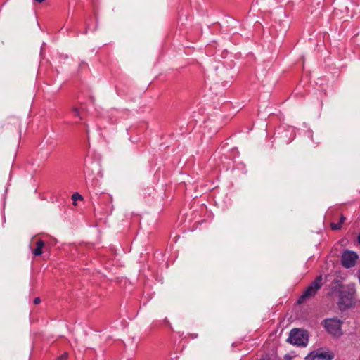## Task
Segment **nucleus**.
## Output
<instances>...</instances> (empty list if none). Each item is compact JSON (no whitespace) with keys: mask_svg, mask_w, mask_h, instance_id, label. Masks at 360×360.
I'll return each instance as SVG.
<instances>
[{"mask_svg":"<svg viewBox=\"0 0 360 360\" xmlns=\"http://www.w3.org/2000/svg\"><path fill=\"white\" fill-rule=\"evenodd\" d=\"M72 111H73V112H74V115H75V117H78L79 120H82V117H81V116H80V115H79V110H78V108H77L74 107V108H72Z\"/></svg>","mask_w":360,"mask_h":360,"instance_id":"11","label":"nucleus"},{"mask_svg":"<svg viewBox=\"0 0 360 360\" xmlns=\"http://www.w3.org/2000/svg\"><path fill=\"white\" fill-rule=\"evenodd\" d=\"M345 219H346V218L344 216H341L339 222L341 223V224H342L345 222Z\"/></svg>","mask_w":360,"mask_h":360,"instance_id":"14","label":"nucleus"},{"mask_svg":"<svg viewBox=\"0 0 360 360\" xmlns=\"http://www.w3.org/2000/svg\"><path fill=\"white\" fill-rule=\"evenodd\" d=\"M309 340V335L307 330L300 328H293L290 330L287 342L299 346L306 347Z\"/></svg>","mask_w":360,"mask_h":360,"instance_id":"1","label":"nucleus"},{"mask_svg":"<svg viewBox=\"0 0 360 360\" xmlns=\"http://www.w3.org/2000/svg\"><path fill=\"white\" fill-rule=\"evenodd\" d=\"M322 285L323 278L322 276H319L306 288V290L298 299L297 302L299 304H302L306 300L314 297Z\"/></svg>","mask_w":360,"mask_h":360,"instance_id":"2","label":"nucleus"},{"mask_svg":"<svg viewBox=\"0 0 360 360\" xmlns=\"http://www.w3.org/2000/svg\"><path fill=\"white\" fill-rule=\"evenodd\" d=\"M324 327L327 331L335 335H341V321L338 319H330L324 321Z\"/></svg>","mask_w":360,"mask_h":360,"instance_id":"4","label":"nucleus"},{"mask_svg":"<svg viewBox=\"0 0 360 360\" xmlns=\"http://www.w3.org/2000/svg\"><path fill=\"white\" fill-rule=\"evenodd\" d=\"M343 285L340 281L339 280H334L331 283V290L332 292H336L338 295L340 294L341 292H345V290H342Z\"/></svg>","mask_w":360,"mask_h":360,"instance_id":"7","label":"nucleus"},{"mask_svg":"<svg viewBox=\"0 0 360 360\" xmlns=\"http://www.w3.org/2000/svg\"><path fill=\"white\" fill-rule=\"evenodd\" d=\"M40 302H41V300H40V298H39V297H35V298L34 299V301H33V302H34V304H39V303H40Z\"/></svg>","mask_w":360,"mask_h":360,"instance_id":"13","label":"nucleus"},{"mask_svg":"<svg viewBox=\"0 0 360 360\" xmlns=\"http://www.w3.org/2000/svg\"><path fill=\"white\" fill-rule=\"evenodd\" d=\"M35 1L38 2V3H42L44 2L45 0H34Z\"/></svg>","mask_w":360,"mask_h":360,"instance_id":"15","label":"nucleus"},{"mask_svg":"<svg viewBox=\"0 0 360 360\" xmlns=\"http://www.w3.org/2000/svg\"><path fill=\"white\" fill-rule=\"evenodd\" d=\"M339 301L338 302V307L341 311H344L349 308L353 304L352 295L349 292H341L338 295Z\"/></svg>","mask_w":360,"mask_h":360,"instance_id":"5","label":"nucleus"},{"mask_svg":"<svg viewBox=\"0 0 360 360\" xmlns=\"http://www.w3.org/2000/svg\"><path fill=\"white\" fill-rule=\"evenodd\" d=\"M83 199L82 196L78 193H75L72 195V200H73V204L76 205L77 200H82Z\"/></svg>","mask_w":360,"mask_h":360,"instance_id":"9","label":"nucleus"},{"mask_svg":"<svg viewBox=\"0 0 360 360\" xmlns=\"http://www.w3.org/2000/svg\"><path fill=\"white\" fill-rule=\"evenodd\" d=\"M333 355L330 352H323L320 351H314L309 354L306 357V360L326 359L332 360Z\"/></svg>","mask_w":360,"mask_h":360,"instance_id":"6","label":"nucleus"},{"mask_svg":"<svg viewBox=\"0 0 360 360\" xmlns=\"http://www.w3.org/2000/svg\"><path fill=\"white\" fill-rule=\"evenodd\" d=\"M36 248L32 251L35 256H39L42 254V250L44 247V242L41 240H38L36 242Z\"/></svg>","mask_w":360,"mask_h":360,"instance_id":"8","label":"nucleus"},{"mask_svg":"<svg viewBox=\"0 0 360 360\" xmlns=\"http://www.w3.org/2000/svg\"><path fill=\"white\" fill-rule=\"evenodd\" d=\"M330 227L333 230H339L341 229L342 224L340 222H338V223L333 222L330 224Z\"/></svg>","mask_w":360,"mask_h":360,"instance_id":"10","label":"nucleus"},{"mask_svg":"<svg viewBox=\"0 0 360 360\" xmlns=\"http://www.w3.org/2000/svg\"><path fill=\"white\" fill-rule=\"evenodd\" d=\"M358 258L359 256L355 252L345 250L341 257L342 265L347 269L352 268L356 265Z\"/></svg>","mask_w":360,"mask_h":360,"instance_id":"3","label":"nucleus"},{"mask_svg":"<svg viewBox=\"0 0 360 360\" xmlns=\"http://www.w3.org/2000/svg\"><path fill=\"white\" fill-rule=\"evenodd\" d=\"M67 359H68V354L67 353H64L63 354H62L57 359V360H67Z\"/></svg>","mask_w":360,"mask_h":360,"instance_id":"12","label":"nucleus"}]
</instances>
